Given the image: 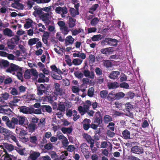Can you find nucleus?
I'll use <instances>...</instances> for the list:
<instances>
[{
  "label": "nucleus",
  "mask_w": 160,
  "mask_h": 160,
  "mask_svg": "<svg viewBox=\"0 0 160 160\" xmlns=\"http://www.w3.org/2000/svg\"><path fill=\"white\" fill-rule=\"evenodd\" d=\"M136 142H131L130 141H128L126 143V145L128 147H132L131 149V151L132 152L139 154H142L144 152V150L141 147L137 145L134 146L136 143H137Z\"/></svg>",
  "instance_id": "nucleus-1"
},
{
  "label": "nucleus",
  "mask_w": 160,
  "mask_h": 160,
  "mask_svg": "<svg viewBox=\"0 0 160 160\" xmlns=\"http://www.w3.org/2000/svg\"><path fill=\"white\" fill-rule=\"evenodd\" d=\"M15 119L14 122H16V125H19L21 126L26 125L28 123L27 118L22 116L19 115L17 116L16 117H14Z\"/></svg>",
  "instance_id": "nucleus-2"
},
{
  "label": "nucleus",
  "mask_w": 160,
  "mask_h": 160,
  "mask_svg": "<svg viewBox=\"0 0 160 160\" xmlns=\"http://www.w3.org/2000/svg\"><path fill=\"white\" fill-rule=\"evenodd\" d=\"M0 148L3 150V152H4V150H5L7 151H8L9 152H11L14 150V146L12 144L8 143H4L2 145H0ZM2 152V150L0 149V156H1Z\"/></svg>",
  "instance_id": "nucleus-3"
},
{
  "label": "nucleus",
  "mask_w": 160,
  "mask_h": 160,
  "mask_svg": "<svg viewBox=\"0 0 160 160\" xmlns=\"http://www.w3.org/2000/svg\"><path fill=\"white\" fill-rule=\"evenodd\" d=\"M21 68L13 63H11L10 64H9V66L6 69L5 72L11 73H12L13 74H14L15 73H13V72H17L18 70L21 71Z\"/></svg>",
  "instance_id": "nucleus-4"
},
{
  "label": "nucleus",
  "mask_w": 160,
  "mask_h": 160,
  "mask_svg": "<svg viewBox=\"0 0 160 160\" xmlns=\"http://www.w3.org/2000/svg\"><path fill=\"white\" fill-rule=\"evenodd\" d=\"M50 16L49 12H44L40 17V19L44 22L46 26L48 25L51 22Z\"/></svg>",
  "instance_id": "nucleus-5"
},
{
  "label": "nucleus",
  "mask_w": 160,
  "mask_h": 160,
  "mask_svg": "<svg viewBox=\"0 0 160 160\" xmlns=\"http://www.w3.org/2000/svg\"><path fill=\"white\" fill-rule=\"evenodd\" d=\"M63 89L60 88L59 83H55L54 85V93L57 96H62L64 93Z\"/></svg>",
  "instance_id": "nucleus-6"
},
{
  "label": "nucleus",
  "mask_w": 160,
  "mask_h": 160,
  "mask_svg": "<svg viewBox=\"0 0 160 160\" xmlns=\"http://www.w3.org/2000/svg\"><path fill=\"white\" fill-rule=\"evenodd\" d=\"M102 122V116L101 113L99 111L96 112L94 116L93 123L99 126Z\"/></svg>",
  "instance_id": "nucleus-7"
},
{
  "label": "nucleus",
  "mask_w": 160,
  "mask_h": 160,
  "mask_svg": "<svg viewBox=\"0 0 160 160\" xmlns=\"http://www.w3.org/2000/svg\"><path fill=\"white\" fill-rule=\"evenodd\" d=\"M0 133H2L4 136L8 138L13 132L10 130L2 127L0 126Z\"/></svg>",
  "instance_id": "nucleus-8"
},
{
  "label": "nucleus",
  "mask_w": 160,
  "mask_h": 160,
  "mask_svg": "<svg viewBox=\"0 0 160 160\" xmlns=\"http://www.w3.org/2000/svg\"><path fill=\"white\" fill-rule=\"evenodd\" d=\"M56 12L58 14H60L61 12H62L61 14L62 16V14H65L67 13L68 10L67 8L64 7H61L60 6H58L55 9Z\"/></svg>",
  "instance_id": "nucleus-9"
},
{
  "label": "nucleus",
  "mask_w": 160,
  "mask_h": 160,
  "mask_svg": "<svg viewBox=\"0 0 160 160\" xmlns=\"http://www.w3.org/2000/svg\"><path fill=\"white\" fill-rule=\"evenodd\" d=\"M45 87L42 84H41L39 86H37V93L38 95L41 96L45 92Z\"/></svg>",
  "instance_id": "nucleus-10"
},
{
  "label": "nucleus",
  "mask_w": 160,
  "mask_h": 160,
  "mask_svg": "<svg viewBox=\"0 0 160 160\" xmlns=\"http://www.w3.org/2000/svg\"><path fill=\"white\" fill-rule=\"evenodd\" d=\"M91 120L90 119L85 118L83 122V128L85 130H88L90 128Z\"/></svg>",
  "instance_id": "nucleus-11"
},
{
  "label": "nucleus",
  "mask_w": 160,
  "mask_h": 160,
  "mask_svg": "<svg viewBox=\"0 0 160 160\" xmlns=\"http://www.w3.org/2000/svg\"><path fill=\"white\" fill-rule=\"evenodd\" d=\"M15 119L14 117L12 118L11 120H9L7 122H5L7 126L11 129H14L15 128L16 122H14Z\"/></svg>",
  "instance_id": "nucleus-12"
},
{
  "label": "nucleus",
  "mask_w": 160,
  "mask_h": 160,
  "mask_svg": "<svg viewBox=\"0 0 160 160\" xmlns=\"http://www.w3.org/2000/svg\"><path fill=\"white\" fill-rule=\"evenodd\" d=\"M9 65V62L7 60L2 59L0 60V67L2 69H7Z\"/></svg>",
  "instance_id": "nucleus-13"
},
{
  "label": "nucleus",
  "mask_w": 160,
  "mask_h": 160,
  "mask_svg": "<svg viewBox=\"0 0 160 160\" xmlns=\"http://www.w3.org/2000/svg\"><path fill=\"white\" fill-rule=\"evenodd\" d=\"M120 72L118 71H112L109 74V78L112 79H117Z\"/></svg>",
  "instance_id": "nucleus-14"
},
{
  "label": "nucleus",
  "mask_w": 160,
  "mask_h": 160,
  "mask_svg": "<svg viewBox=\"0 0 160 160\" xmlns=\"http://www.w3.org/2000/svg\"><path fill=\"white\" fill-rule=\"evenodd\" d=\"M116 94L113 91H111L108 95L107 99L110 102H112L116 100Z\"/></svg>",
  "instance_id": "nucleus-15"
},
{
  "label": "nucleus",
  "mask_w": 160,
  "mask_h": 160,
  "mask_svg": "<svg viewBox=\"0 0 160 160\" xmlns=\"http://www.w3.org/2000/svg\"><path fill=\"white\" fill-rule=\"evenodd\" d=\"M122 138L125 139H129L131 138L130 132L128 130L125 129L122 132Z\"/></svg>",
  "instance_id": "nucleus-16"
},
{
  "label": "nucleus",
  "mask_w": 160,
  "mask_h": 160,
  "mask_svg": "<svg viewBox=\"0 0 160 160\" xmlns=\"http://www.w3.org/2000/svg\"><path fill=\"white\" fill-rule=\"evenodd\" d=\"M20 112H22L23 113L31 114V112H32L31 108L27 107L25 106H22L20 108Z\"/></svg>",
  "instance_id": "nucleus-17"
},
{
  "label": "nucleus",
  "mask_w": 160,
  "mask_h": 160,
  "mask_svg": "<svg viewBox=\"0 0 160 160\" xmlns=\"http://www.w3.org/2000/svg\"><path fill=\"white\" fill-rule=\"evenodd\" d=\"M64 40L66 46H67L70 44H72L73 43L74 39L71 36L69 35Z\"/></svg>",
  "instance_id": "nucleus-18"
},
{
  "label": "nucleus",
  "mask_w": 160,
  "mask_h": 160,
  "mask_svg": "<svg viewBox=\"0 0 160 160\" xmlns=\"http://www.w3.org/2000/svg\"><path fill=\"white\" fill-rule=\"evenodd\" d=\"M107 86L108 89H114L119 87V84L116 82H109L108 83Z\"/></svg>",
  "instance_id": "nucleus-19"
},
{
  "label": "nucleus",
  "mask_w": 160,
  "mask_h": 160,
  "mask_svg": "<svg viewBox=\"0 0 160 160\" xmlns=\"http://www.w3.org/2000/svg\"><path fill=\"white\" fill-rule=\"evenodd\" d=\"M41 109H42V111L43 112H47L50 113L52 111L51 107L49 105H42L41 106Z\"/></svg>",
  "instance_id": "nucleus-20"
},
{
  "label": "nucleus",
  "mask_w": 160,
  "mask_h": 160,
  "mask_svg": "<svg viewBox=\"0 0 160 160\" xmlns=\"http://www.w3.org/2000/svg\"><path fill=\"white\" fill-rule=\"evenodd\" d=\"M76 19L70 17L69 18L68 24L69 28H72L76 25Z\"/></svg>",
  "instance_id": "nucleus-21"
},
{
  "label": "nucleus",
  "mask_w": 160,
  "mask_h": 160,
  "mask_svg": "<svg viewBox=\"0 0 160 160\" xmlns=\"http://www.w3.org/2000/svg\"><path fill=\"white\" fill-rule=\"evenodd\" d=\"M3 34L9 37H11L14 36V34L12 30L9 28H6L3 31Z\"/></svg>",
  "instance_id": "nucleus-22"
},
{
  "label": "nucleus",
  "mask_w": 160,
  "mask_h": 160,
  "mask_svg": "<svg viewBox=\"0 0 160 160\" xmlns=\"http://www.w3.org/2000/svg\"><path fill=\"white\" fill-rule=\"evenodd\" d=\"M31 73L32 75L34 77L32 78V79L33 81H37L38 76V73L36 70L35 69H30Z\"/></svg>",
  "instance_id": "nucleus-23"
},
{
  "label": "nucleus",
  "mask_w": 160,
  "mask_h": 160,
  "mask_svg": "<svg viewBox=\"0 0 160 160\" xmlns=\"http://www.w3.org/2000/svg\"><path fill=\"white\" fill-rule=\"evenodd\" d=\"M12 6L14 8L20 10H23L24 8L23 5L19 2L16 3H12Z\"/></svg>",
  "instance_id": "nucleus-24"
},
{
  "label": "nucleus",
  "mask_w": 160,
  "mask_h": 160,
  "mask_svg": "<svg viewBox=\"0 0 160 160\" xmlns=\"http://www.w3.org/2000/svg\"><path fill=\"white\" fill-rule=\"evenodd\" d=\"M40 156V153L39 152H34L30 155V157L32 160H36Z\"/></svg>",
  "instance_id": "nucleus-25"
},
{
  "label": "nucleus",
  "mask_w": 160,
  "mask_h": 160,
  "mask_svg": "<svg viewBox=\"0 0 160 160\" xmlns=\"http://www.w3.org/2000/svg\"><path fill=\"white\" fill-rule=\"evenodd\" d=\"M4 152H5V153L2 155V156L4 157V160H12L13 155L9 154L5 150H4Z\"/></svg>",
  "instance_id": "nucleus-26"
},
{
  "label": "nucleus",
  "mask_w": 160,
  "mask_h": 160,
  "mask_svg": "<svg viewBox=\"0 0 160 160\" xmlns=\"http://www.w3.org/2000/svg\"><path fill=\"white\" fill-rule=\"evenodd\" d=\"M10 40L13 42L15 44L17 45L19 43L20 39V36L19 35H14Z\"/></svg>",
  "instance_id": "nucleus-27"
},
{
  "label": "nucleus",
  "mask_w": 160,
  "mask_h": 160,
  "mask_svg": "<svg viewBox=\"0 0 160 160\" xmlns=\"http://www.w3.org/2000/svg\"><path fill=\"white\" fill-rule=\"evenodd\" d=\"M82 136L83 138L86 140L88 143L92 142V141H94L93 139L92 138L91 136L87 133H85L83 134Z\"/></svg>",
  "instance_id": "nucleus-28"
},
{
  "label": "nucleus",
  "mask_w": 160,
  "mask_h": 160,
  "mask_svg": "<svg viewBox=\"0 0 160 160\" xmlns=\"http://www.w3.org/2000/svg\"><path fill=\"white\" fill-rule=\"evenodd\" d=\"M112 121L111 116L108 115H105L103 117V121L105 124H108Z\"/></svg>",
  "instance_id": "nucleus-29"
},
{
  "label": "nucleus",
  "mask_w": 160,
  "mask_h": 160,
  "mask_svg": "<svg viewBox=\"0 0 160 160\" xmlns=\"http://www.w3.org/2000/svg\"><path fill=\"white\" fill-rule=\"evenodd\" d=\"M103 37L101 34L93 35L91 38V39L93 42L99 41L102 39Z\"/></svg>",
  "instance_id": "nucleus-30"
},
{
  "label": "nucleus",
  "mask_w": 160,
  "mask_h": 160,
  "mask_svg": "<svg viewBox=\"0 0 160 160\" xmlns=\"http://www.w3.org/2000/svg\"><path fill=\"white\" fill-rule=\"evenodd\" d=\"M98 4H95L93 5L89 9L88 12L90 13L93 14L94 12L95 11L98 7Z\"/></svg>",
  "instance_id": "nucleus-31"
},
{
  "label": "nucleus",
  "mask_w": 160,
  "mask_h": 160,
  "mask_svg": "<svg viewBox=\"0 0 160 160\" xmlns=\"http://www.w3.org/2000/svg\"><path fill=\"white\" fill-rule=\"evenodd\" d=\"M39 78L37 82L39 83L44 82H45V75L42 73H40L38 74Z\"/></svg>",
  "instance_id": "nucleus-32"
},
{
  "label": "nucleus",
  "mask_w": 160,
  "mask_h": 160,
  "mask_svg": "<svg viewBox=\"0 0 160 160\" xmlns=\"http://www.w3.org/2000/svg\"><path fill=\"white\" fill-rule=\"evenodd\" d=\"M27 134V132L23 129H20V131L19 132V135L21 138H22L25 139L27 141L28 140V138H25L24 136Z\"/></svg>",
  "instance_id": "nucleus-33"
},
{
  "label": "nucleus",
  "mask_w": 160,
  "mask_h": 160,
  "mask_svg": "<svg viewBox=\"0 0 160 160\" xmlns=\"http://www.w3.org/2000/svg\"><path fill=\"white\" fill-rule=\"evenodd\" d=\"M66 108L65 105L63 102H60L58 104V107L57 110H58L61 112H64Z\"/></svg>",
  "instance_id": "nucleus-34"
},
{
  "label": "nucleus",
  "mask_w": 160,
  "mask_h": 160,
  "mask_svg": "<svg viewBox=\"0 0 160 160\" xmlns=\"http://www.w3.org/2000/svg\"><path fill=\"white\" fill-rule=\"evenodd\" d=\"M69 12L72 17H75L77 15L79 14V11L73 8H71Z\"/></svg>",
  "instance_id": "nucleus-35"
},
{
  "label": "nucleus",
  "mask_w": 160,
  "mask_h": 160,
  "mask_svg": "<svg viewBox=\"0 0 160 160\" xmlns=\"http://www.w3.org/2000/svg\"><path fill=\"white\" fill-rule=\"evenodd\" d=\"M116 99L117 100H119L123 98L125 96V94L124 93L122 92H120L116 93Z\"/></svg>",
  "instance_id": "nucleus-36"
},
{
  "label": "nucleus",
  "mask_w": 160,
  "mask_h": 160,
  "mask_svg": "<svg viewBox=\"0 0 160 160\" xmlns=\"http://www.w3.org/2000/svg\"><path fill=\"white\" fill-rule=\"evenodd\" d=\"M72 32V35L73 36H76L78 34L80 33L81 32H84V30L83 29L79 28L78 29L72 30L71 31Z\"/></svg>",
  "instance_id": "nucleus-37"
},
{
  "label": "nucleus",
  "mask_w": 160,
  "mask_h": 160,
  "mask_svg": "<svg viewBox=\"0 0 160 160\" xmlns=\"http://www.w3.org/2000/svg\"><path fill=\"white\" fill-rule=\"evenodd\" d=\"M61 131L64 134L66 133L70 134L72 132V129L71 128H67L63 127L61 128Z\"/></svg>",
  "instance_id": "nucleus-38"
},
{
  "label": "nucleus",
  "mask_w": 160,
  "mask_h": 160,
  "mask_svg": "<svg viewBox=\"0 0 160 160\" xmlns=\"http://www.w3.org/2000/svg\"><path fill=\"white\" fill-rule=\"evenodd\" d=\"M28 128L29 132H34L36 128V124L30 123L28 125Z\"/></svg>",
  "instance_id": "nucleus-39"
},
{
  "label": "nucleus",
  "mask_w": 160,
  "mask_h": 160,
  "mask_svg": "<svg viewBox=\"0 0 160 160\" xmlns=\"http://www.w3.org/2000/svg\"><path fill=\"white\" fill-rule=\"evenodd\" d=\"M108 94V91L106 90H103L100 92V97L102 98H105L107 97Z\"/></svg>",
  "instance_id": "nucleus-40"
},
{
  "label": "nucleus",
  "mask_w": 160,
  "mask_h": 160,
  "mask_svg": "<svg viewBox=\"0 0 160 160\" xmlns=\"http://www.w3.org/2000/svg\"><path fill=\"white\" fill-rule=\"evenodd\" d=\"M39 39L38 38H33L30 39L28 41V44L30 46H32L38 41Z\"/></svg>",
  "instance_id": "nucleus-41"
},
{
  "label": "nucleus",
  "mask_w": 160,
  "mask_h": 160,
  "mask_svg": "<svg viewBox=\"0 0 160 160\" xmlns=\"http://www.w3.org/2000/svg\"><path fill=\"white\" fill-rule=\"evenodd\" d=\"M32 112L31 114L35 113L37 114H40L42 113V109H41V107L40 108H38L37 109H35L33 108H31Z\"/></svg>",
  "instance_id": "nucleus-42"
},
{
  "label": "nucleus",
  "mask_w": 160,
  "mask_h": 160,
  "mask_svg": "<svg viewBox=\"0 0 160 160\" xmlns=\"http://www.w3.org/2000/svg\"><path fill=\"white\" fill-rule=\"evenodd\" d=\"M31 72L30 69H27L26 70L24 73V78L27 79H28L31 78Z\"/></svg>",
  "instance_id": "nucleus-43"
},
{
  "label": "nucleus",
  "mask_w": 160,
  "mask_h": 160,
  "mask_svg": "<svg viewBox=\"0 0 160 160\" xmlns=\"http://www.w3.org/2000/svg\"><path fill=\"white\" fill-rule=\"evenodd\" d=\"M54 96L53 95L51 94L47 95L44 98L45 100L47 101L50 103H52L53 101V98Z\"/></svg>",
  "instance_id": "nucleus-44"
},
{
  "label": "nucleus",
  "mask_w": 160,
  "mask_h": 160,
  "mask_svg": "<svg viewBox=\"0 0 160 160\" xmlns=\"http://www.w3.org/2000/svg\"><path fill=\"white\" fill-rule=\"evenodd\" d=\"M37 140V138L36 136H30L27 140H28L32 143L35 144L36 143Z\"/></svg>",
  "instance_id": "nucleus-45"
},
{
  "label": "nucleus",
  "mask_w": 160,
  "mask_h": 160,
  "mask_svg": "<svg viewBox=\"0 0 160 160\" xmlns=\"http://www.w3.org/2000/svg\"><path fill=\"white\" fill-rule=\"evenodd\" d=\"M109 45L113 46H115L117 45L118 40L115 39H112L110 38Z\"/></svg>",
  "instance_id": "nucleus-46"
},
{
  "label": "nucleus",
  "mask_w": 160,
  "mask_h": 160,
  "mask_svg": "<svg viewBox=\"0 0 160 160\" xmlns=\"http://www.w3.org/2000/svg\"><path fill=\"white\" fill-rule=\"evenodd\" d=\"M4 108H2L0 110L1 111L5 113L6 114H10L12 112V111L11 109L8 108H5L4 106H3Z\"/></svg>",
  "instance_id": "nucleus-47"
},
{
  "label": "nucleus",
  "mask_w": 160,
  "mask_h": 160,
  "mask_svg": "<svg viewBox=\"0 0 160 160\" xmlns=\"http://www.w3.org/2000/svg\"><path fill=\"white\" fill-rule=\"evenodd\" d=\"M17 76L18 78L20 80H21L22 82L23 81V77L22 76V69L21 68V70H18L17 71Z\"/></svg>",
  "instance_id": "nucleus-48"
},
{
  "label": "nucleus",
  "mask_w": 160,
  "mask_h": 160,
  "mask_svg": "<svg viewBox=\"0 0 160 160\" xmlns=\"http://www.w3.org/2000/svg\"><path fill=\"white\" fill-rule=\"evenodd\" d=\"M7 44L8 48L10 49H13L15 47V44L10 40L7 42Z\"/></svg>",
  "instance_id": "nucleus-49"
},
{
  "label": "nucleus",
  "mask_w": 160,
  "mask_h": 160,
  "mask_svg": "<svg viewBox=\"0 0 160 160\" xmlns=\"http://www.w3.org/2000/svg\"><path fill=\"white\" fill-rule=\"evenodd\" d=\"M62 33L64 35H66L68 34L69 32L68 28L66 26L60 29Z\"/></svg>",
  "instance_id": "nucleus-50"
},
{
  "label": "nucleus",
  "mask_w": 160,
  "mask_h": 160,
  "mask_svg": "<svg viewBox=\"0 0 160 160\" xmlns=\"http://www.w3.org/2000/svg\"><path fill=\"white\" fill-rule=\"evenodd\" d=\"M20 101L17 97H14L12 100L10 101V104L14 106H16L15 103H16Z\"/></svg>",
  "instance_id": "nucleus-51"
},
{
  "label": "nucleus",
  "mask_w": 160,
  "mask_h": 160,
  "mask_svg": "<svg viewBox=\"0 0 160 160\" xmlns=\"http://www.w3.org/2000/svg\"><path fill=\"white\" fill-rule=\"evenodd\" d=\"M81 151L84 155L85 157L86 158H88L89 157V153L85 148H81Z\"/></svg>",
  "instance_id": "nucleus-52"
},
{
  "label": "nucleus",
  "mask_w": 160,
  "mask_h": 160,
  "mask_svg": "<svg viewBox=\"0 0 160 160\" xmlns=\"http://www.w3.org/2000/svg\"><path fill=\"white\" fill-rule=\"evenodd\" d=\"M99 21V19L97 17H95L92 19L90 23L92 26H95Z\"/></svg>",
  "instance_id": "nucleus-53"
},
{
  "label": "nucleus",
  "mask_w": 160,
  "mask_h": 160,
  "mask_svg": "<svg viewBox=\"0 0 160 160\" xmlns=\"http://www.w3.org/2000/svg\"><path fill=\"white\" fill-rule=\"evenodd\" d=\"M94 89L93 87L89 88L88 91V95L90 97H92L94 95Z\"/></svg>",
  "instance_id": "nucleus-54"
},
{
  "label": "nucleus",
  "mask_w": 160,
  "mask_h": 160,
  "mask_svg": "<svg viewBox=\"0 0 160 160\" xmlns=\"http://www.w3.org/2000/svg\"><path fill=\"white\" fill-rule=\"evenodd\" d=\"M95 71L97 76H100V78L102 76V71L100 68L98 67L96 68Z\"/></svg>",
  "instance_id": "nucleus-55"
},
{
  "label": "nucleus",
  "mask_w": 160,
  "mask_h": 160,
  "mask_svg": "<svg viewBox=\"0 0 160 160\" xmlns=\"http://www.w3.org/2000/svg\"><path fill=\"white\" fill-rule=\"evenodd\" d=\"M112 48L110 47L102 49L101 50V52L103 54H107L108 53L111 52L110 50H111V49Z\"/></svg>",
  "instance_id": "nucleus-56"
},
{
  "label": "nucleus",
  "mask_w": 160,
  "mask_h": 160,
  "mask_svg": "<svg viewBox=\"0 0 160 160\" xmlns=\"http://www.w3.org/2000/svg\"><path fill=\"white\" fill-rule=\"evenodd\" d=\"M53 146L52 144L49 142L44 145V149L49 150L52 149Z\"/></svg>",
  "instance_id": "nucleus-57"
},
{
  "label": "nucleus",
  "mask_w": 160,
  "mask_h": 160,
  "mask_svg": "<svg viewBox=\"0 0 160 160\" xmlns=\"http://www.w3.org/2000/svg\"><path fill=\"white\" fill-rule=\"evenodd\" d=\"M33 22L32 20L30 19L29 21L26 22V23L24 25V27L26 29H28L31 27L32 24Z\"/></svg>",
  "instance_id": "nucleus-58"
},
{
  "label": "nucleus",
  "mask_w": 160,
  "mask_h": 160,
  "mask_svg": "<svg viewBox=\"0 0 160 160\" xmlns=\"http://www.w3.org/2000/svg\"><path fill=\"white\" fill-rule=\"evenodd\" d=\"M74 75L76 77L79 79L82 78L83 76V74L79 71H75Z\"/></svg>",
  "instance_id": "nucleus-59"
},
{
  "label": "nucleus",
  "mask_w": 160,
  "mask_h": 160,
  "mask_svg": "<svg viewBox=\"0 0 160 160\" xmlns=\"http://www.w3.org/2000/svg\"><path fill=\"white\" fill-rule=\"evenodd\" d=\"M82 60L78 58L74 59L72 61V63L75 65H79L82 63Z\"/></svg>",
  "instance_id": "nucleus-60"
},
{
  "label": "nucleus",
  "mask_w": 160,
  "mask_h": 160,
  "mask_svg": "<svg viewBox=\"0 0 160 160\" xmlns=\"http://www.w3.org/2000/svg\"><path fill=\"white\" fill-rule=\"evenodd\" d=\"M126 96L125 98H127L128 99L130 98L132 99L135 96V94L134 93L131 92H129L125 95Z\"/></svg>",
  "instance_id": "nucleus-61"
},
{
  "label": "nucleus",
  "mask_w": 160,
  "mask_h": 160,
  "mask_svg": "<svg viewBox=\"0 0 160 160\" xmlns=\"http://www.w3.org/2000/svg\"><path fill=\"white\" fill-rule=\"evenodd\" d=\"M115 124L113 122H110L107 126V127L111 131H114L115 130Z\"/></svg>",
  "instance_id": "nucleus-62"
},
{
  "label": "nucleus",
  "mask_w": 160,
  "mask_h": 160,
  "mask_svg": "<svg viewBox=\"0 0 160 160\" xmlns=\"http://www.w3.org/2000/svg\"><path fill=\"white\" fill-rule=\"evenodd\" d=\"M119 87L121 88L128 89L129 88V85L127 83L124 82L119 84Z\"/></svg>",
  "instance_id": "nucleus-63"
},
{
  "label": "nucleus",
  "mask_w": 160,
  "mask_h": 160,
  "mask_svg": "<svg viewBox=\"0 0 160 160\" xmlns=\"http://www.w3.org/2000/svg\"><path fill=\"white\" fill-rule=\"evenodd\" d=\"M104 66L107 68L112 67V63L109 60H107L104 62Z\"/></svg>",
  "instance_id": "nucleus-64"
}]
</instances>
